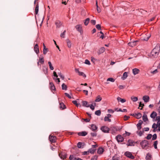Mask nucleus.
<instances>
[{"label": "nucleus", "instance_id": "9", "mask_svg": "<svg viewBox=\"0 0 160 160\" xmlns=\"http://www.w3.org/2000/svg\"><path fill=\"white\" fill-rule=\"evenodd\" d=\"M34 49L35 52L37 54H38L39 52V47L37 44H36L34 46Z\"/></svg>", "mask_w": 160, "mask_h": 160}, {"label": "nucleus", "instance_id": "24", "mask_svg": "<svg viewBox=\"0 0 160 160\" xmlns=\"http://www.w3.org/2000/svg\"><path fill=\"white\" fill-rule=\"evenodd\" d=\"M105 49L104 47H102L99 50L98 53L99 54L102 53L105 51Z\"/></svg>", "mask_w": 160, "mask_h": 160}, {"label": "nucleus", "instance_id": "31", "mask_svg": "<svg viewBox=\"0 0 160 160\" xmlns=\"http://www.w3.org/2000/svg\"><path fill=\"white\" fill-rule=\"evenodd\" d=\"M90 21V19L89 18H88L86 19L85 21L84 22V24L86 25L87 26L88 25V23Z\"/></svg>", "mask_w": 160, "mask_h": 160}, {"label": "nucleus", "instance_id": "17", "mask_svg": "<svg viewBox=\"0 0 160 160\" xmlns=\"http://www.w3.org/2000/svg\"><path fill=\"white\" fill-rule=\"evenodd\" d=\"M157 115V113L155 112H153L150 115V117L151 118L154 119Z\"/></svg>", "mask_w": 160, "mask_h": 160}, {"label": "nucleus", "instance_id": "7", "mask_svg": "<svg viewBox=\"0 0 160 160\" xmlns=\"http://www.w3.org/2000/svg\"><path fill=\"white\" fill-rule=\"evenodd\" d=\"M49 139L51 142H56V138L55 136L50 135L49 137Z\"/></svg>", "mask_w": 160, "mask_h": 160}, {"label": "nucleus", "instance_id": "35", "mask_svg": "<svg viewBox=\"0 0 160 160\" xmlns=\"http://www.w3.org/2000/svg\"><path fill=\"white\" fill-rule=\"evenodd\" d=\"M38 62H39V63H40L41 64H43L44 62L43 57H42L41 58H40L39 61Z\"/></svg>", "mask_w": 160, "mask_h": 160}, {"label": "nucleus", "instance_id": "42", "mask_svg": "<svg viewBox=\"0 0 160 160\" xmlns=\"http://www.w3.org/2000/svg\"><path fill=\"white\" fill-rule=\"evenodd\" d=\"M104 120L105 121H108V122H111V119H109V118L107 117L106 116H105L104 118Z\"/></svg>", "mask_w": 160, "mask_h": 160}, {"label": "nucleus", "instance_id": "25", "mask_svg": "<svg viewBox=\"0 0 160 160\" xmlns=\"http://www.w3.org/2000/svg\"><path fill=\"white\" fill-rule=\"evenodd\" d=\"M143 120L144 122H146L148 120L147 115L145 114H144L142 117Z\"/></svg>", "mask_w": 160, "mask_h": 160}, {"label": "nucleus", "instance_id": "4", "mask_svg": "<svg viewBox=\"0 0 160 160\" xmlns=\"http://www.w3.org/2000/svg\"><path fill=\"white\" fill-rule=\"evenodd\" d=\"M75 28L81 34H82V33L83 32L82 27L81 25H77L75 27Z\"/></svg>", "mask_w": 160, "mask_h": 160}, {"label": "nucleus", "instance_id": "43", "mask_svg": "<svg viewBox=\"0 0 160 160\" xmlns=\"http://www.w3.org/2000/svg\"><path fill=\"white\" fill-rule=\"evenodd\" d=\"M94 106H93L92 104H90L89 105V107L92 110H94V108H95L94 107H95V106H96V103H94Z\"/></svg>", "mask_w": 160, "mask_h": 160}, {"label": "nucleus", "instance_id": "52", "mask_svg": "<svg viewBox=\"0 0 160 160\" xmlns=\"http://www.w3.org/2000/svg\"><path fill=\"white\" fill-rule=\"evenodd\" d=\"M58 74L59 75V77L62 79L63 80L64 79V76H63L61 72H59L58 73Z\"/></svg>", "mask_w": 160, "mask_h": 160}, {"label": "nucleus", "instance_id": "1", "mask_svg": "<svg viewBox=\"0 0 160 160\" xmlns=\"http://www.w3.org/2000/svg\"><path fill=\"white\" fill-rule=\"evenodd\" d=\"M160 50V46L158 45H157L155 47L149 54V56L151 58H156L158 57Z\"/></svg>", "mask_w": 160, "mask_h": 160}, {"label": "nucleus", "instance_id": "37", "mask_svg": "<svg viewBox=\"0 0 160 160\" xmlns=\"http://www.w3.org/2000/svg\"><path fill=\"white\" fill-rule=\"evenodd\" d=\"M95 114H96L98 116H100L101 115V112L100 110H98L96 111L95 112Z\"/></svg>", "mask_w": 160, "mask_h": 160}, {"label": "nucleus", "instance_id": "36", "mask_svg": "<svg viewBox=\"0 0 160 160\" xmlns=\"http://www.w3.org/2000/svg\"><path fill=\"white\" fill-rule=\"evenodd\" d=\"M38 8H39V5L38 4L36 5V7L35 9V14H37L38 13Z\"/></svg>", "mask_w": 160, "mask_h": 160}, {"label": "nucleus", "instance_id": "45", "mask_svg": "<svg viewBox=\"0 0 160 160\" xmlns=\"http://www.w3.org/2000/svg\"><path fill=\"white\" fill-rule=\"evenodd\" d=\"M107 81H110L112 82H113L115 81V79L112 78H110L107 79Z\"/></svg>", "mask_w": 160, "mask_h": 160}, {"label": "nucleus", "instance_id": "51", "mask_svg": "<svg viewBox=\"0 0 160 160\" xmlns=\"http://www.w3.org/2000/svg\"><path fill=\"white\" fill-rule=\"evenodd\" d=\"M114 110L112 109H108V112L109 113H113L114 112Z\"/></svg>", "mask_w": 160, "mask_h": 160}, {"label": "nucleus", "instance_id": "54", "mask_svg": "<svg viewBox=\"0 0 160 160\" xmlns=\"http://www.w3.org/2000/svg\"><path fill=\"white\" fill-rule=\"evenodd\" d=\"M96 28H97V29H98V30H101V25L100 24H97L96 25Z\"/></svg>", "mask_w": 160, "mask_h": 160}, {"label": "nucleus", "instance_id": "8", "mask_svg": "<svg viewBox=\"0 0 160 160\" xmlns=\"http://www.w3.org/2000/svg\"><path fill=\"white\" fill-rule=\"evenodd\" d=\"M125 155L127 157L131 159H133L134 158V156L130 152H127L125 153Z\"/></svg>", "mask_w": 160, "mask_h": 160}, {"label": "nucleus", "instance_id": "34", "mask_svg": "<svg viewBox=\"0 0 160 160\" xmlns=\"http://www.w3.org/2000/svg\"><path fill=\"white\" fill-rule=\"evenodd\" d=\"M48 64L49 65V68L50 69V70H53L54 69V68L52 65L51 62L50 61H49L48 62Z\"/></svg>", "mask_w": 160, "mask_h": 160}, {"label": "nucleus", "instance_id": "49", "mask_svg": "<svg viewBox=\"0 0 160 160\" xmlns=\"http://www.w3.org/2000/svg\"><path fill=\"white\" fill-rule=\"evenodd\" d=\"M69 159L70 160H76L77 158H75L73 156L70 155Z\"/></svg>", "mask_w": 160, "mask_h": 160}, {"label": "nucleus", "instance_id": "47", "mask_svg": "<svg viewBox=\"0 0 160 160\" xmlns=\"http://www.w3.org/2000/svg\"><path fill=\"white\" fill-rule=\"evenodd\" d=\"M66 31L65 30L64 32L60 34V37L62 38H65V33H66Z\"/></svg>", "mask_w": 160, "mask_h": 160}, {"label": "nucleus", "instance_id": "6", "mask_svg": "<svg viewBox=\"0 0 160 160\" xmlns=\"http://www.w3.org/2000/svg\"><path fill=\"white\" fill-rule=\"evenodd\" d=\"M53 75L54 77L53 78V79L55 80V82H58L59 83L60 82V80L59 78H58V76L56 72L54 71L53 72Z\"/></svg>", "mask_w": 160, "mask_h": 160}, {"label": "nucleus", "instance_id": "59", "mask_svg": "<svg viewBox=\"0 0 160 160\" xmlns=\"http://www.w3.org/2000/svg\"><path fill=\"white\" fill-rule=\"evenodd\" d=\"M65 94L66 96L68 98L70 99L72 98L71 96L68 93H65Z\"/></svg>", "mask_w": 160, "mask_h": 160}, {"label": "nucleus", "instance_id": "14", "mask_svg": "<svg viewBox=\"0 0 160 160\" xmlns=\"http://www.w3.org/2000/svg\"><path fill=\"white\" fill-rule=\"evenodd\" d=\"M137 42V41H134L132 42H129L128 43V44L129 46H130L133 47L136 45V43Z\"/></svg>", "mask_w": 160, "mask_h": 160}, {"label": "nucleus", "instance_id": "53", "mask_svg": "<svg viewBox=\"0 0 160 160\" xmlns=\"http://www.w3.org/2000/svg\"><path fill=\"white\" fill-rule=\"evenodd\" d=\"M84 63L85 64H87L88 65H90V61L88 59H86L85 60Z\"/></svg>", "mask_w": 160, "mask_h": 160}, {"label": "nucleus", "instance_id": "61", "mask_svg": "<svg viewBox=\"0 0 160 160\" xmlns=\"http://www.w3.org/2000/svg\"><path fill=\"white\" fill-rule=\"evenodd\" d=\"M144 106V104H142L141 102H140L139 103V107H142V108H140L141 110L142 109V108Z\"/></svg>", "mask_w": 160, "mask_h": 160}, {"label": "nucleus", "instance_id": "10", "mask_svg": "<svg viewBox=\"0 0 160 160\" xmlns=\"http://www.w3.org/2000/svg\"><path fill=\"white\" fill-rule=\"evenodd\" d=\"M142 99L145 102H147L149 101L150 98L148 96L145 95L143 96Z\"/></svg>", "mask_w": 160, "mask_h": 160}, {"label": "nucleus", "instance_id": "56", "mask_svg": "<svg viewBox=\"0 0 160 160\" xmlns=\"http://www.w3.org/2000/svg\"><path fill=\"white\" fill-rule=\"evenodd\" d=\"M137 126L138 130H140L141 128V125L140 123L137 124Z\"/></svg>", "mask_w": 160, "mask_h": 160}, {"label": "nucleus", "instance_id": "12", "mask_svg": "<svg viewBox=\"0 0 160 160\" xmlns=\"http://www.w3.org/2000/svg\"><path fill=\"white\" fill-rule=\"evenodd\" d=\"M90 126V129L93 131H95L98 129V127L95 124H92Z\"/></svg>", "mask_w": 160, "mask_h": 160}, {"label": "nucleus", "instance_id": "18", "mask_svg": "<svg viewBox=\"0 0 160 160\" xmlns=\"http://www.w3.org/2000/svg\"><path fill=\"white\" fill-rule=\"evenodd\" d=\"M104 152V149L102 148H99L97 152L99 154H102Z\"/></svg>", "mask_w": 160, "mask_h": 160}, {"label": "nucleus", "instance_id": "55", "mask_svg": "<svg viewBox=\"0 0 160 160\" xmlns=\"http://www.w3.org/2000/svg\"><path fill=\"white\" fill-rule=\"evenodd\" d=\"M158 127L157 125L155 123H154L152 126V128L153 129L157 128Z\"/></svg>", "mask_w": 160, "mask_h": 160}, {"label": "nucleus", "instance_id": "16", "mask_svg": "<svg viewBox=\"0 0 160 160\" xmlns=\"http://www.w3.org/2000/svg\"><path fill=\"white\" fill-rule=\"evenodd\" d=\"M82 105L83 106L85 107H89V105L88 102L86 101H83L82 102Z\"/></svg>", "mask_w": 160, "mask_h": 160}, {"label": "nucleus", "instance_id": "30", "mask_svg": "<svg viewBox=\"0 0 160 160\" xmlns=\"http://www.w3.org/2000/svg\"><path fill=\"white\" fill-rule=\"evenodd\" d=\"M72 103L78 107L79 106H81V105L80 103H78L77 102L76 100L73 101L72 102Z\"/></svg>", "mask_w": 160, "mask_h": 160}, {"label": "nucleus", "instance_id": "26", "mask_svg": "<svg viewBox=\"0 0 160 160\" xmlns=\"http://www.w3.org/2000/svg\"><path fill=\"white\" fill-rule=\"evenodd\" d=\"M66 42L68 47L69 48H71L72 46V43L68 39H67L66 40Z\"/></svg>", "mask_w": 160, "mask_h": 160}, {"label": "nucleus", "instance_id": "13", "mask_svg": "<svg viewBox=\"0 0 160 160\" xmlns=\"http://www.w3.org/2000/svg\"><path fill=\"white\" fill-rule=\"evenodd\" d=\"M62 22L60 21H57L55 22V25L57 28H60L62 25Z\"/></svg>", "mask_w": 160, "mask_h": 160}, {"label": "nucleus", "instance_id": "3", "mask_svg": "<svg viewBox=\"0 0 160 160\" xmlns=\"http://www.w3.org/2000/svg\"><path fill=\"white\" fill-rule=\"evenodd\" d=\"M101 130L103 132L108 133L109 131V129L106 126H102L101 128Z\"/></svg>", "mask_w": 160, "mask_h": 160}, {"label": "nucleus", "instance_id": "15", "mask_svg": "<svg viewBox=\"0 0 160 160\" xmlns=\"http://www.w3.org/2000/svg\"><path fill=\"white\" fill-rule=\"evenodd\" d=\"M139 72V70L137 68H134L132 69V73L134 75L138 74Z\"/></svg>", "mask_w": 160, "mask_h": 160}, {"label": "nucleus", "instance_id": "2", "mask_svg": "<svg viewBox=\"0 0 160 160\" xmlns=\"http://www.w3.org/2000/svg\"><path fill=\"white\" fill-rule=\"evenodd\" d=\"M140 144L142 149H147L149 147V143L147 140H142Z\"/></svg>", "mask_w": 160, "mask_h": 160}, {"label": "nucleus", "instance_id": "64", "mask_svg": "<svg viewBox=\"0 0 160 160\" xmlns=\"http://www.w3.org/2000/svg\"><path fill=\"white\" fill-rule=\"evenodd\" d=\"M156 120L157 121H160V116H156Z\"/></svg>", "mask_w": 160, "mask_h": 160}, {"label": "nucleus", "instance_id": "41", "mask_svg": "<svg viewBox=\"0 0 160 160\" xmlns=\"http://www.w3.org/2000/svg\"><path fill=\"white\" fill-rule=\"evenodd\" d=\"M78 75L80 76H82L85 78L86 77V76L85 74H84L83 72H79L78 73Z\"/></svg>", "mask_w": 160, "mask_h": 160}, {"label": "nucleus", "instance_id": "40", "mask_svg": "<svg viewBox=\"0 0 160 160\" xmlns=\"http://www.w3.org/2000/svg\"><path fill=\"white\" fill-rule=\"evenodd\" d=\"M62 88L63 90H66L67 89V86L64 83H63L62 84Z\"/></svg>", "mask_w": 160, "mask_h": 160}, {"label": "nucleus", "instance_id": "44", "mask_svg": "<svg viewBox=\"0 0 160 160\" xmlns=\"http://www.w3.org/2000/svg\"><path fill=\"white\" fill-rule=\"evenodd\" d=\"M96 150V149H92V148L90 149L88 151V152H90V153L92 154H93L94 153L95 151Z\"/></svg>", "mask_w": 160, "mask_h": 160}, {"label": "nucleus", "instance_id": "62", "mask_svg": "<svg viewBox=\"0 0 160 160\" xmlns=\"http://www.w3.org/2000/svg\"><path fill=\"white\" fill-rule=\"evenodd\" d=\"M91 135L92 137H95L97 136V133L95 132H91Z\"/></svg>", "mask_w": 160, "mask_h": 160}, {"label": "nucleus", "instance_id": "20", "mask_svg": "<svg viewBox=\"0 0 160 160\" xmlns=\"http://www.w3.org/2000/svg\"><path fill=\"white\" fill-rule=\"evenodd\" d=\"M59 156L61 159H64L66 158V155L64 153H61L59 154Z\"/></svg>", "mask_w": 160, "mask_h": 160}, {"label": "nucleus", "instance_id": "46", "mask_svg": "<svg viewBox=\"0 0 160 160\" xmlns=\"http://www.w3.org/2000/svg\"><path fill=\"white\" fill-rule=\"evenodd\" d=\"M158 143V142L157 141H156L154 142L153 146L155 149H157V145Z\"/></svg>", "mask_w": 160, "mask_h": 160}, {"label": "nucleus", "instance_id": "63", "mask_svg": "<svg viewBox=\"0 0 160 160\" xmlns=\"http://www.w3.org/2000/svg\"><path fill=\"white\" fill-rule=\"evenodd\" d=\"M149 128L147 127V128H144L143 129V131H148L149 130Z\"/></svg>", "mask_w": 160, "mask_h": 160}, {"label": "nucleus", "instance_id": "28", "mask_svg": "<svg viewBox=\"0 0 160 160\" xmlns=\"http://www.w3.org/2000/svg\"><path fill=\"white\" fill-rule=\"evenodd\" d=\"M102 99V98L100 96H98L95 100V102H99L101 101Z\"/></svg>", "mask_w": 160, "mask_h": 160}, {"label": "nucleus", "instance_id": "58", "mask_svg": "<svg viewBox=\"0 0 160 160\" xmlns=\"http://www.w3.org/2000/svg\"><path fill=\"white\" fill-rule=\"evenodd\" d=\"M150 35H148L147 38H144L143 39V40L145 41H147L150 38Z\"/></svg>", "mask_w": 160, "mask_h": 160}, {"label": "nucleus", "instance_id": "29", "mask_svg": "<svg viewBox=\"0 0 160 160\" xmlns=\"http://www.w3.org/2000/svg\"><path fill=\"white\" fill-rule=\"evenodd\" d=\"M87 133L86 132H82L78 133V135L81 136H85L86 135Z\"/></svg>", "mask_w": 160, "mask_h": 160}, {"label": "nucleus", "instance_id": "11", "mask_svg": "<svg viewBox=\"0 0 160 160\" xmlns=\"http://www.w3.org/2000/svg\"><path fill=\"white\" fill-rule=\"evenodd\" d=\"M49 87L51 90L52 92V91H55L56 90L55 87L53 83L50 82L49 83Z\"/></svg>", "mask_w": 160, "mask_h": 160}, {"label": "nucleus", "instance_id": "48", "mask_svg": "<svg viewBox=\"0 0 160 160\" xmlns=\"http://www.w3.org/2000/svg\"><path fill=\"white\" fill-rule=\"evenodd\" d=\"M157 135L155 133L152 136V139L153 140H155V139H157Z\"/></svg>", "mask_w": 160, "mask_h": 160}, {"label": "nucleus", "instance_id": "38", "mask_svg": "<svg viewBox=\"0 0 160 160\" xmlns=\"http://www.w3.org/2000/svg\"><path fill=\"white\" fill-rule=\"evenodd\" d=\"M144 133V131H138L137 132V134L139 136H141L142 135L143 133Z\"/></svg>", "mask_w": 160, "mask_h": 160}, {"label": "nucleus", "instance_id": "22", "mask_svg": "<svg viewBox=\"0 0 160 160\" xmlns=\"http://www.w3.org/2000/svg\"><path fill=\"white\" fill-rule=\"evenodd\" d=\"M84 143L81 142H79L77 144V146L78 148H83V146L84 145Z\"/></svg>", "mask_w": 160, "mask_h": 160}, {"label": "nucleus", "instance_id": "27", "mask_svg": "<svg viewBox=\"0 0 160 160\" xmlns=\"http://www.w3.org/2000/svg\"><path fill=\"white\" fill-rule=\"evenodd\" d=\"M131 99L133 102H136L138 101V98L137 97L132 96L131 97Z\"/></svg>", "mask_w": 160, "mask_h": 160}, {"label": "nucleus", "instance_id": "50", "mask_svg": "<svg viewBox=\"0 0 160 160\" xmlns=\"http://www.w3.org/2000/svg\"><path fill=\"white\" fill-rule=\"evenodd\" d=\"M152 137V135L151 134H148L147 137H146V138L148 140H149Z\"/></svg>", "mask_w": 160, "mask_h": 160}, {"label": "nucleus", "instance_id": "39", "mask_svg": "<svg viewBox=\"0 0 160 160\" xmlns=\"http://www.w3.org/2000/svg\"><path fill=\"white\" fill-rule=\"evenodd\" d=\"M60 108L62 109H64L65 108V105H64V104H63V103H61L60 104Z\"/></svg>", "mask_w": 160, "mask_h": 160}, {"label": "nucleus", "instance_id": "21", "mask_svg": "<svg viewBox=\"0 0 160 160\" xmlns=\"http://www.w3.org/2000/svg\"><path fill=\"white\" fill-rule=\"evenodd\" d=\"M128 77V73L127 72H125L122 77L121 78L122 80H124L125 79Z\"/></svg>", "mask_w": 160, "mask_h": 160}, {"label": "nucleus", "instance_id": "5", "mask_svg": "<svg viewBox=\"0 0 160 160\" xmlns=\"http://www.w3.org/2000/svg\"><path fill=\"white\" fill-rule=\"evenodd\" d=\"M116 139L118 142H122L124 140V138L121 135H118L116 137Z\"/></svg>", "mask_w": 160, "mask_h": 160}, {"label": "nucleus", "instance_id": "19", "mask_svg": "<svg viewBox=\"0 0 160 160\" xmlns=\"http://www.w3.org/2000/svg\"><path fill=\"white\" fill-rule=\"evenodd\" d=\"M134 142L132 140H129L127 144V145L128 146H134V144H133Z\"/></svg>", "mask_w": 160, "mask_h": 160}, {"label": "nucleus", "instance_id": "57", "mask_svg": "<svg viewBox=\"0 0 160 160\" xmlns=\"http://www.w3.org/2000/svg\"><path fill=\"white\" fill-rule=\"evenodd\" d=\"M158 72V71L157 69H156L155 70L151 72V73H152V74H156V73H157Z\"/></svg>", "mask_w": 160, "mask_h": 160}, {"label": "nucleus", "instance_id": "32", "mask_svg": "<svg viewBox=\"0 0 160 160\" xmlns=\"http://www.w3.org/2000/svg\"><path fill=\"white\" fill-rule=\"evenodd\" d=\"M151 158V155L149 153L147 154L146 159V160H150Z\"/></svg>", "mask_w": 160, "mask_h": 160}, {"label": "nucleus", "instance_id": "33", "mask_svg": "<svg viewBox=\"0 0 160 160\" xmlns=\"http://www.w3.org/2000/svg\"><path fill=\"white\" fill-rule=\"evenodd\" d=\"M135 115L136 116V118L138 119L140 118L142 116L141 114L140 113H135Z\"/></svg>", "mask_w": 160, "mask_h": 160}, {"label": "nucleus", "instance_id": "60", "mask_svg": "<svg viewBox=\"0 0 160 160\" xmlns=\"http://www.w3.org/2000/svg\"><path fill=\"white\" fill-rule=\"evenodd\" d=\"M130 135V133L128 132H127L126 131L125 132V133H124L123 134V136L124 137H125V136H126V135H128V136H129Z\"/></svg>", "mask_w": 160, "mask_h": 160}, {"label": "nucleus", "instance_id": "23", "mask_svg": "<svg viewBox=\"0 0 160 160\" xmlns=\"http://www.w3.org/2000/svg\"><path fill=\"white\" fill-rule=\"evenodd\" d=\"M117 100L118 102H120L122 103H124L126 101V100L125 99L121 98L120 97H118L117 98Z\"/></svg>", "mask_w": 160, "mask_h": 160}]
</instances>
